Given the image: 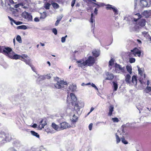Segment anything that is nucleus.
<instances>
[{
	"label": "nucleus",
	"instance_id": "nucleus-25",
	"mask_svg": "<svg viewBox=\"0 0 151 151\" xmlns=\"http://www.w3.org/2000/svg\"><path fill=\"white\" fill-rule=\"evenodd\" d=\"M92 53L93 55L95 57H97L99 56V51H97L96 50H93Z\"/></svg>",
	"mask_w": 151,
	"mask_h": 151
},
{
	"label": "nucleus",
	"instance_id": "nucleus-49",
	"mask_svg": "<svg viewBox=\"0 0 151 151\" xmlns=\"http://www.w3.org/2000/svg\"><path fill=\"white\" fill-rule=\"evenodd\" d=\"M5 6H7V7L8 8H9L10 9H14V8L13 7H12L9 4V3H6L5 4Z\"/></svg>",
	"mask_w": 151,
	"mask_h": 151
},
{
	"label": "nucleus",
	"instance_id": "nucleus-41",
	"mask_svg": "<svg viewBox=\"0 0 151 151\" xmlns=\"http://www.w3.org/2000/svg\"><path fill=\"white\" fill-rule=\"evenodd\" d=\"M121 141L124 144H127L128 143V142L125 140L124 138V137L121 138Z\"/></svg>",
	"mask_w": 151,
	"mask_h": 151
},
{
	"label": "nucleus",
	"instance_id": "nucleus-3",
	"mask_svg": "<svg viewBox=\"0 0 151 151\" xmlns=\"http://www.w3.org/2000/svg\"><path fill=\"white\" fill-rule=\"evenodd\" d=\"M115 70L117 73H124L125 71V67H122L119 64L116 63L115 64Z\"/></svg>",
	"mask_w": 151,
	"mask_h": 151
},
{
	"label": "nucleus",
	"instance_id": "nucleus-9",
	"mask_svg": "<svg viewBox=\"0 0 151 151\" xmlns=\"http://www.w3.org/2000/svg\"><path fill=\"white\" fill-rule=\"evenodd\" d=\"M9 58L13 59L20 60L21 58H22V57L20 56V55L15 54L14 52H12V54L11 55H10Z\"/></svg>",
	"mask_w": 151,
	"mask_h": 151
},
{
	"label": "nucleus",
	"instance_id": "nucleus-40",
	"mask_svg": "<svg viewBox=\"0 0 151 151\" xmlns=\"http://www.w3.org/2000/svg\"><path fill=\"white\" fill-rule=\"evenodd\" d=\"M106 6H107L106 9L107 10H111L113 7V6L112 7V6L109 4H107Z\"/></svg>",
	"mask_w": 151,
	"mask_h": 151
},
{
	"label": "nucleus",
	"instance_id": "nucleus-19",
	"mask_svg": "<svg viewBox=\"0 0 151 151\" xmlns=\"http://www.w3.org/2000/svg\"><path fill=\"white\" fill-rule=\"evenodd\" d=\"M114 107L113 105H111L109 107V112L108 113V115L109 116H111L112 115V112L114 110Z\"/></svg>",
	"mask_w": 151,
	"mask_h": 151
},
{
	"label": "nucleus",
	"instance_id": "nucleus-64",
	"mask_svg": "<svg viewBox=\"0 0 151 151\" xmlns=\"http://www.w3.org/2000/svg\"><path fill=\"white\" fill-rule=\"evenodd\" d=\"M142 34H143L144 36H145V35H146L147 33V32H142Z\"/></svg>",
	"mask_w": 151,
	"mask_h": 151
},
{
	"label": "nucleus",
	"instance_id": "nucleus-6",
	"mask_svg": "<svg viewBox=\"0 0 151 151\" xmlns=\"http://www.w3.org/2000/svg\"><path fill=\"white\" fill-rule=\"evenodd\" d=\"M22 17L29 21H32V17L30 13L24 12L22 14Z\"/></svg>",
	"mask_w": 151,
	"mask_h": 151
},
{
	"label": "nucleus",
	"instance_id": "nucleus-34",
	"mask_svg": "<svg viewBox=\"0 0 151 151\" xmlns=\"http://www.w3.org/2000/svg\"><path fill=\"white\" fill-rule=\"evenodd\" d=\"M22 60L24 62L27 64L29 65L30 66H31V64L29 60H27L26 59H24Z\"/></svg>",
	"mask_w": 151,
	"mask_h": 151
},
{
	"label": "nucleus",
	"instance_id": "nucleus-2",
	"mask_svg": "<svg viewBox=\"0 0 151 151\" xmlns=\"http://www.w3.org/2000/svg\"><path fill=\"white\" fill-rule=\"evenodd\" d=\"M54 86L55 88L58 89L63 88L66 89L67 86V83L63 80H58L54 84Z\"/></svg>",
	"mask_w": 151,
	"mask_h": 151
},
{
	"label": "nucleus",
	"instance_id": "nucleus-63",
	"mask_svg": "<svg viewBox=\"0 0 151 151\" xmlns=\"http://www.w3.org/2000/svg\"><path fill=\"white\" fill-rule=\"evenodd\" d=\"M93 4L95 5H97L98 6V8H99L100 7V5L98 4L95 3H93Z\"/></svg>",
	"mask_w": 151,
	"mask_h": 151
},
{
	"label": "nucleus",
	"instance_id": "nucleus-10",
	"mask_svg": "<svg viewBox=\"0 0 151 151\" xmlns=\"http://www.w3.org/2000/svg\"><path fill=\"white\" fill-rule=\"evenodd\" d=\"M46 79V77L44 75L40 76L38 77L36 81L37 83L38 84H40V83L41 82L45 80Z\"/></svg>",
	"mask_w": 151,
	"mask_h": 151
},
{
	"label": "nucleus",
	"instance_id": "nucleus-59",
	"mask_svg": "<svg viewBox=\"0 0 151 151\" xmlns=\"http://www.w3.org/2000/svg\"><path fill=\"white\" fill-rule=\"evenodd\" d=\"M59 20H57L55 22V25L56 26H58V25L59 23Z\"/></svg>",
	"mask_w": 151,
	"mask_h": 151
},
{
	"label": "nucleus",
	"instance_id": "nucleus-54",
	"mask_svg": "<svg viewBox=\"0 0 151 151\" xmlns=\"http://www.w3.org/2000/svg\"><path fill=\"white\" fill-rule=\"evenodd\" d=\"M91 85L92 87L96 89L97 90H98V88L96 86V85H95V84H94L93 83H92Z\"/></svg>",
	"mask_w": 151,
	"mask_h": 151
},
{
	"label": "nucleus",
	"instance_id": "nucleus-15",
	"mask_svg": "<svg viewBox=\"0 0 151 151\" xmlns=\"http://www.w3.org/2000/svg\"><path fill=\"white\" fill-rule=\"evenodd\" d=\"M106 75L107 76V77L106 78V80H111L113 79L114 77L113 74L109 72H107L106 73Z\"/></svg>",
	"mask_w": 151,
	"mask_h": 151
},
{
	"label": "nucleus",
	"instance_id": "nucleus-57",
	"mask_svg": "<svg viewBox=\"0 0 151 151\" xmlns=\"http://www.w3.org/2000/svg\"><path fill=\"white\" fill-rule=\"evenodd\" d=\"M93 124L91 123L88 126L89 129L90 130H91L92 129V127Z\"/></svg>",
	"mask_w": 151,
	"mask_h": 151
},
{
	"label": "nucleus",
	"instance_id": "nucleus-46",
	"mask_svg": "<svg viewBox=\"0 0 151 151\" xmlns=\"http://www.w3.org/2000/svg\"><path fill=\"white\" fill-rule=\"evenodd\" d=\"M138 50L139 49H138L137 48H134L133 50H131V52H133V53L134 55V54H136L137 53V51H138Z\"/></svg>",
	"mask_w": 151,
	"mask_h": 151
},
{
	"label": "nucleus",
	"instance_id": "nucleus-60",
	"mask_svg": "<svg viewBox=\"0 0 151 151\" xmlns=\"http://www.w3.org/2000/svg\"><path fill=\"white\" fill-rule=\"evenodd\" d=\"M97 11L98 10L97 9V8H95L94 9V13L96 14V15H97Z\"/></svg>",
	"mask_w": 151,
	"mask_h": 151
},
{
	"label": "nucleus",
	"instance_id": "nucleus-27",
	"mask_svg": "<svg viewBox=\"0 0 151 151\" xmlns=\"http://www.w3.org/2000/svg\"><path fill=\"white\" fill-rule=\"evenodd\" d=\"M126 68L127 71L129 72V73L131 74L132 73V67L130 65H127L126 66Z\"/></svg>",
	"mask_w": 151,
	"mask_h": 151
},
{
	"label": "nucleus",
	"instance_id": "nucleus-37",
	"mask_svg": "<svg viewBox=\"0 0 151 151\" xmlns=\"http://www.w3.org/2000/svg\"><path fill=\"white\" fill-rule=\"evenodd\" d=\"M73 117V118H72V122H76V120L78 118L76 116L75 114H74Z\"/></svg>",
	"mask_w": 151,
	"mask_h": 151
},
{
	"label": "nucleus",
	"instance_id": "nucleus-11",
	"mask_svg": "<svg viewBox=\"0 0 151 151\" xmlns=\"http://www.w3.org/2000/svg\"><path fill=\"white\" fill-rule=\"evenodd\" d=\"M148 4V3L146 0H140V6L142 7H146Z\"/></svg>",
	"mask_w": 151,
	"mask_h": 151
},
{
	"label": "nucleus",
	"instance_id": "nucleus-47",
	"mask_svg": "<svg viewBox=\"0 0 151 151\" xmlns=\"http://www.w3.org/2000/svg\"><path fill=\"white\" fill-rule=\"evenodd\" d=\"M112 121H113V122H118L119 121V119L117 117L112 118Z\"/></svg>",
	"mask_w": 151,
	"mask_h": 151
},
{
	"label": "nucleus",
	"instance_id": "nucleus-35",
	"mask_svg": "<svg viewBox=\"0 0 151 151\" xmlns=\"http://www.w3.org/2000/svg\"><path fill=\"white\" fill-rule=\"evenodd\" d=\"M112 9L113 11L114 12V14H118V11L117 9L114 6H113V7Z\"/></svg>",
	"mask_w": 151,
	"mask_h": 151
},
{
	"label": "nucleus",
	"instance_id": "nucleus-29",
	"mask_svg": "<svg viewBox=\"0 0 151 151\" xmlns=\"http://www.w3.org/2000/svg\"><path fill=\"white\" fill-rule=\"evenodd\" d=\"M17 29H27V27L26 26L24 25H22L20 26H19L17 27Z\"/></svg>",
	"mask_w": 151,
	"mask_h": 151
},
{
	"label": "nucleus",
	"instance_id": "nucleus-61",
	"mask_svg": "<svg viewBox=\"0 0 151 151\" xmlns=\"http://www.w3.org/2000/svg\"><path fill=\"white\" fill-rule=\"evenodd\" d=\"M37 124H34L32 125V127L34 128H35L37 127Z\"/></svg>",
	"mask_w": 151,
	"mask_h": 151
},
{
	"label": "nucleus",
	"instance_id": "nucleus-44",
	"mask_svg": "<svg viewBox=\"0 0 151 151\" xmlns=\"http://www.w3.org/2000/svg\"><path fill=\"white\" fill-rule=\"evenodd\" d=\"M114 60L112 58L109 62V65L112 66L114 64Z\"/></svg>",
	"mask_w": 151,
	"mask_h": 151
},
{
	"label": "nucleus",
	"instance_id": "nucleus-33",
	"mask_svg": "<svg viewBox=\"0 0 151 151\" xmlns=\"http://www.w3.org/2000/svg\"><path fill=\"white\" fill-rule=\"evenodd\" d=\"M5 139L6 141H9L11 139L12 137L9 134H6Z\"/></svg>",
	"mask_w": 151,
	"mask_h": 151
},
{
	"label": "nucleus",
	"instance_id": "nucleus-12",
	"mask_svg": "<svg viewBox=\"0 0 151 151\" xmlns=\"http://www.w3.org/2000/svg\"><path fill=\"white\" fill-rule=\"evenodd\" d=\"M68 127V124L65 122H63L60 124V129H63Z\"/></svg>",
	"mask_w": 151,
	"mask_h": 151
},
{
	"label": "nucleus",
	"instance_id": "nucleus-48",
	"mask_svg": "<svg viewBox=\"0 0 151 151\" xmlns=\"http://www.w3.org/2000/svg\"><path fill=\"white\" fill-rule=\"evenodd\" d=\"M50 4L49 3H47L45 5V7L46 9H48L50 8Z\"/></svg>",
	"mask_w": 151,
	"mask_h": 151
},
{
	"label": "nucleus",
	"instance_id": "nucleus-51",
	"mask_svg": "<svg viewBox=\"0 0 151 151\" xmlns=\"http://www.w3.org/2000/svg\"><path fill=\"white\" fill-rule=\"evenodd\" d=\"M8 18L11 21V24L12 25H13V24H12V22H15V21L11 17H10L9 16H8Z\"/></svg>",
	"mask_w": 151,
	"mask_h": 151
},
{
	"label": "nucleus",
	"instance_id": "nucleus-36",
	"mask_svg": "<svg viewBox=\"0 0 151 151\" xmlns=\"http://www.w3.org/2000/svg\"><path fill=\"white\" fill-rule=\"evenodd\" d=\"M16 40L17 41L19 42V43H22V39L21 37L19 35H18L16 37Z\"/></svg>",
	"mask_w": 151,
	"mask_h": 151
},
{
	"label": "nucleus",
	"instance_id": "nucleus-16",
	"mask_svg": "<svg viewBox=\"0 0 151 151\" xmlns=\"http://www.w3.org/2000/svg\"><path fill=\"white\" fill-rule=\"evenodd\" d=\"M131 76L130 75L127 74L125 77V81L126 83L127 84H130L131 83Z\"/></svg>",
	"mask_w": 151,
	"mask_h": 151
},
{
	"label": "nucleus",
	"instance_id": "nucleus-52",
	"mask_svg": "<svg viewBox=\"0 0 151 151\" xmlns=\"http://www.w3.org/2000/svg\"><path fill=\"white\" fill-rule=\"evenodd\" d=\"M14 23L17 25L21 24L22 23V22H20V21L16 22V21H15V22H14Z\"/></svg>",
	"mask_w": 151,
	"mask_h": 151
},
{
	"label": "nucleus",
	"instance_id": "nucleus-7",
	"mask_svg": "<svg viewBox=\"0 0 151 151\" xmlns=\"http://www.w3.org/2000/svg\"><path fill=\"white\" fill-rule=\"evenodd\" d=\"M12 52H13L12 49L8 47H6L4 48V49L3 50V52L6 56L9 57L10 55H11L12 54Z\"/></svg>",
	"mask_w": 151,
	"mask_h": 151
},
{
	"label": "nucleus",
	"instance_id": "nucleus-4",
	"mask_svg": "<svg viewBox=\"0 0 151 151\" xmlns=\"http://www.w3.org/2000/svg\"><path fill=\"white\" fill-rule=\"evenodd\" d=\"M87 66H92L95 62L94 58L91 56H89L88 58L86 60Z\"/></svg>",
	"mask_w": 151,
	"mask_h": 151
},
{
	"label": "nucleus",
	"instance_id": "nucleus-24",
	"mask_svg": "<svg viewBox=\"0 0 151 151\" xmlns=\"http://www.w3.org/2000/svg\"><path fill=\"white\" fill-rule=\"evenodd\" d=\"M70 96L71 99L74 102H75L77 100V98L75 95L73 93H71L70 94Z\"/></svg>",
	"mask_w": 151,
	"mask_h": 151
},
{
	"label": "nucleus",
	"instance_id": "nucleus-21",
	"mask_svg": "<svg viewBox=\"0 0 151 151\" xmlns=\"http://www.w3.org/2000/svg\"><path fill=\"white\" fill-rule=\"evenodd\" d=\"M132 82L134 84L136 85L137 83V78L136 76L134 75L132 77Z\"/></svg>",
	"mask_w": 151,
	"mask_h": 151
},
{
	"label": "nucleus",
	"instance_id": "nucleus-55",
	"mask_svg": "<svg viewBox=\"0 0 151 151\" xmlns=\"http://www.w3.org/2000/svg\"><path fill=\"white\" fill-rule=\"evenodd\" d=\"M8 151H17L14 147H11L8 150Z\"/></svg>",
	"mask_w": 151,
	"mask_h": 151
},
{
	"label": "nucleus",
	"instance_id": "nucleus-30",
	"mask_svg": "<svg viewBox=\"0 0 151 151\" xmlns=\"http://www.w3.org/2000/svg\"><path fill=\"white\" fill-rule=\"evenodd\" d=\"M137 0H134V10L135 11H138V12H139V10L138 9V7L137 6Z\"/></svg>",
	"mask_w": 151,
	"mask_h": 151
},
{
	"label": "nucleus",
	"instance_id": "nucleus-45",
	"mask_svg": "<svg viewBox=\"0 0 151 151\" xmlns=\"http://www.w3.org/2000/svg\"><path fill=\"white\" fill-rule=\"evenodd\" d=\"M135 61V59L134 58H130L129 59V61L130 63H134Z\"/></svg>",
	"mask_w": 151,
	"mask_h": 151
},
{
	"label": "nucleus",
	"instance_id": "nucleus-18",
	"mask_svg": "<svg viewBox=\"0 0 151 151\" xmlns=\"http://www.w3.org/2000/svg\"><path fill=\"white\" fill-rule=\"evenodd\" d=\"M52 127L55 130L58 131L60 130V128L57 125L55 124L54 123H52Z\"/></svg>",
	"mask_w": 151,
	"mask_h": 151
},
{
	"label": "nucleus",
	"instance_id": "nucleus-14",
	"mask_svg": "<svg viewBox=\"0 0 151 151\" xmlns=\"http://www.w3.org/2000/svg\"><path fill=\"white\" fill-rule=\"evenodd\" d=\"M94 18L95 17H93V13H91V18L90 19V22L91 23V26L92 27H94L95 26V21Z\"/></svg>",
	"mask_w": 151,
	"mask_h": 151
},
{
	"label": "nucleus",
	"instance_id": "nucleus-58",
	"mask_svg": "<svg viewBox=\"0 0 151 151\" xmlns=\"http://www.w3.org/2000/svg\"><path fill=\"white\" fill-rule=\"evenodd\" d=\"M65 41V37H62L61 38V42H64Z\"/></svg>",
	"mask_w": 151,
	"mask_h": 151
},
{
	"label": "nucleus",
	"instance_id": "nucleus-23",
	"mask_svg": "<svg viewBox=\"0 0 151 151\" xmlns=\"http://www.w3.org/2000/svg\"><path fill=\"white\" fill-rule=\"evenodd\" d=\"M43 119L40 122V124L39 126V128H40V129H41L42 128H43L46 125V123L45 122L43 124H42V123L43 122Z\"/></svg>",
	"mask_w": 151,
	"mask_h": 151
},
{
	"label": "nucleus",
	"instance_id": "nucleus-22",
	"mask_svg": "<svg viewBox=\"0 0 151 151\" xmlns=\"http://www.w3.org/2000/svg\"><path fill=\"white\" fill-rule=\"evenodd\" d=\"M41 16L40 17V19H45L47 17V13L45 12H44L41 13Z\"/></svg>",
	"mask_w": 151,
	"mask_h": 151
},
{
	"label": "nucleus",
	"instance_id": "nucleus-13",
	"mask_svg": "<svg viewBox=\"0 0 151 151\" xmlns=\"http://www.w3.org/2000/svg\"><path fill=\"white\" fill-rule=\"evenodd\" d=\"M76 86L75 85H73V84L69 86V88L67 89V90L68 91H73L76 90Z\"/></svg>",
	"mask_w": 151,
	"mask_h": 151
},
{
	"label": "nucleus",
	"instance_id": "nucleus-62",
	"mask_svg": "<svg viewBox=\"0 0 151 151\" xmlns=\"http://www.w3.org/2000/svg\"><path fill=\"white\" fill-rule=\"evenodd\" d=\"M19 6V4H15L14 6V7L15 8H17Z\"/></svg>",
	"mask_w": 151,
	"mask_h": 151
},
{
	"label": "nucleus",
	"instance_id": "nucleus-32",
	"mask_svg": "<svg viewBox=\"0 0 151 151\" xmlns=\"http://www.w3.org/2000/svg\"><path fill=\"white\" fill-rule=\"evenodd\" d=\"M52 5L54 8L57 9L59 7V5L57 3L53 2L52 3Z\"/></svg>",
	"mask_w": 151,
	"mask_h": 151
},
{
	"label": "nucleus",
	"instance_id": "nucleus-56",
	"mask_svg": "<svg viewBox=\"0 0 151 151\" xmlns=\"http://www.w3.org/2000/svg\"><path fill=\"white\" fill-rule=\"evenodd\" d=\"M34 20L35 22H39L40 21V19H39V18L37 17L35 18Z\"/></svg>",
	"mask_w": 151,
	"mask_h": 151
},
{
	"label": "nucleus",
	"instance_id": "nucleus-17",
	"mask_svg": "<svg viewBox=\"0 0 151 151\" xmlns=\"http://www.w3.org/2000/svg\"><path fill=\"white\" fill-rule=\"evenodd\" d=\"M137 67L138 68V72L139 74L141 76H142L143 74V73L144 71V70L143 68H140L138 66H137Z\"/></svg>",
	"mask_w": 151,
	"mask_h": 151
},
{
	"label": "nucleus",
	"instance_id": "nucleus-5",
	"mask_svg": "<svg viewBox=\"0 0 151 151\" xmlns=\"http://www.w3.org/2000/svg\"><path fill=\"white\" fill-rule=\"evenodd\" d=\"M84 106V104L83 103H79V104L75 103L74 107V110L76 111L77 114H79L81 113V112L80 111L81 108H82Z\"/></svg>",
	"mask_w": 151,
	"mask_h": 151
},
{
	"label": "nucleus",
	"instance_id": "nucleus-39",
	"mask_svg": "<svg viewBox=\"0 0 151 151\" xmlns=\"http://www.w3.org/2000/svg\"><path fill=\"white\" fill-rule=\"evenodd\" d=\"M116 143L117 144L118 143L120 142L121 139L119 137V136L118 135H117L116 134Z\"/></svg>",
	"mask_w": 151,
	"mask_h": 151
},
{
	"label": "nucleus",
	"instance_id": "nucleus-42",
	"mask_svg": "<svg viewBox=\"0 0 151 151\" xmlns=\"http://www.w3.org/2000/svg\"><path fill=\"white\" fill-rule=\"evenodd\" d=\"M141 52L140 50H138V51L136 54H134V55L135 56H138L139 57L141 55Z\"/></svg>",
	"mask_w": 151,
	"mask_h": 151
},
{
	"label": "nucleus",
	"instance_id": "nucleus-50",
	"mask_svg": "<svg viewBox=\"0 0 151 151\" xmlns=\"http://www.w3.org/2000/svg\"><path fill=\"white\" fill-rule=\"evenodd\" d=\"M52 32L54 33L55 35H57V31L56 28H53L52 30Z\"/></svg>",
	"mask_w": 151,
	"mask_h": 151
},
{
	"label": "nucleus",
	"instance_id": "nucleus-20",
	"mask_svg": "<svg viewBox=\"0 0 151 151\" xmlns=\"http://www.w3.org/2000/svg\"><path fill=\"white\" fill-rule=\"evenodd\" d=\"M141 15H142V16H143L145 17H148L149 16V12L147 10L144 11Z\"/></svg>",
	"mask_w": 151,
	"mask_h": 151
},
{
	"label": "nucleus",
	"instance_id": "nucleus-8",
	"mask_svg": "<svg viewBox=\"0 0 151 151\" xmlns=\"http://www.w3.org/2000/svg\"><path fill=\"white\" fill-rule=\"evenodd\" d=\"M76 63L78 64V67H81L82 68H85L87 66L86 60H80L77 61Z\"/></svg>",
	"mask_w": 151,
	"mask_h": 151
},
{
	"label": "nucleus",
	"instance_id": "nucleus-53",
	"mask_svg": "<svg viewBox=\"0 0 151 151\" xmlns=\"http://www.w3.org/2000/svg\"><path fill=\"white\" fill-rule=\"evenodd\" d=\"M76 0H73L72 1L71 3V6L73 7L75 3Z\"/></svg>",
	"mask_w": 151,
	"mask_h": 151
},
{
	"label": "nucleus",
	"instance_id": "nucleus-38",
	"mask_svg": "<svg viewBox=\"0 0 151 151\" xmlns=\"http://www.w3.org/2000/svg\"><path fill=\"white\" fill-rule=\"evenodd\" d=\"M44 76H45L46 79H49L52 77V74L49 73L48 74Z\"/></svg>",
	"mask_w": 151,
	"mask_h": 151
},
{
	"label": "nucleus",
	"instance_id": "nucleus-1",
	"mask_svg": "<svg viewBox=\"0 0 151 151\" xmlns=\"http://www.w3.org/2000/svg\"><path fill=\"white\" fill-rule=\"evenodd\" d=\"M133 14L135 15L138 16L137 18H134L133 20L134 22H137L134 27L135 31L138 32L140 29L143 28L145 26L146 21L144 19H139L142 17V15H140L139 13H136V12L134 11Z\"/></svg>",
	"mask_w": 151,
	"mask_h": 151
},
{
	"label": "nucleus",
	"instance_id": "nucleus-31",
	"mask_svg": "<svg viewBox=\"0 0 151 151\" xmlns=\"http://www.w3.org/2000/svg\"><path fill=\"white\" fill-rule=\"evenodd\" d=\"M145 91L147 93H148L151 91V87L147 86L145 90Z\"/></svg>",
	"mask_w": 151,
	"mask_h": 151
},
{
	"label": "nucleus",
	"instance_id": "nucleus-43",
	"mask_svg": "<svg viewBox=\"0 0 151 151\" xmlns=\"http://www.w3.org/2000/svg\"><path fill=\"white\" fill-rule=\"evenodd\" d=\"M20 56L22 57V58H21L20 59V60H22L24 59V57L26 58L28 57V56L27 55L25 54H23L21 55H20Z\"/></svg>",
	"mask_w": 151,
	"mask_h": 151
},
{
	"label": "nucleus",
	"instance_id": "nucleus-26",
	"mask_svg": "<svg viewBox=\"0 0 151 151\" xmlns=\"http://www.w3.org/2000/svg\"><path fill=\"white\" fill-rule=\"evenodd\" d=\"M113 84V87L114 88V91H116L117 90L118 88V85L117 83L114 81L112 82Z\"/></svg>",
	"mask_w": 151,
	"mask_h": 151
},
{
	"label": "nucleus",
	"instance_id": "nucleus-28",
	"mask_svg": "<svg viewBox=\"0 0 151 151\" xmlns=\"http://www.w3.org/2000/svg\"><path fill=\"white\" fill-rule=\"evenodd\" d=\"M30 133L31 134L35 136L37 138H39V135L37 133L33 131H30Z\"/></svg>",
	"mask_w": 151,
	"mask_h": 151
}]
</instances>
